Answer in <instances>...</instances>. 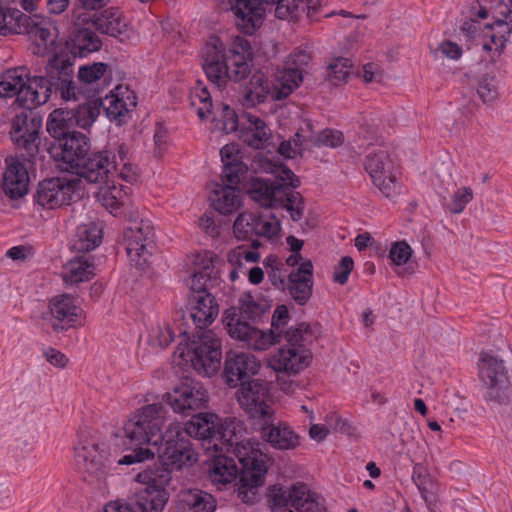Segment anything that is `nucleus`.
Returning <instances> with one entry per match:
<instances>
[{
	"label": "nucleus",
	"instance_id": "0eeeda50",
	"mask_svg": "<svg viewBox=\"0 0 512 512\" xmlns=\"http://www.w3.org/2000/svg\"><path fill=\"white\" fill-rule=\"evenodd\" d=\"M234 14L235 25L244 34L252 35L262 25L265 5L275 6V16L281 20L298 18L307 10L312 17L316 12L313 5L303 0H227Z\"/></svg>",
	"mask_w": 512,
	"mask_h": 512
},
{
	"label": "nucleus",
	"instance_id": "4be33fe9",
	"mask_svg": "<svg viewBox=\"0 0 512 512\" xmlns=\"http://www.w3.org/2000/svg\"><path fill=\"white\" fill-rule=\"evenodd\" d=\"M106 445L94 440L85 439L75 446V460L78 469L96 478L106 474Z\"/></svg>",
	"mask_w": 512,
	"mask_h": 512
},
{
	"label": "nucleus",
	"instance_id": "58836bf2",
	"mask_svg": "<svg viewBox=\"0 0 512 512\" xmlns=\"http://www.w3.org/2000/svg\"><path fill=\"white\" fill-rule=\"evenodd\" d=\"M95 266L90 256L84 254L75 257L69 262V273L67 280L72 283H79L90 280L94 275Z\"/></svg>",
	"mask_w": 512,
	"mask_h": 512
},
{
	"label": "nucleus",
	"instance_id": "dca6fc26",
	"mask_svg": "<svg viewBox=\"0 0 512 512\" xmlns=\"http://www.w3.org/2000/svg\"><path fill=\"white\" fill-rule=\"evenodd\" d=\"M258 453V447L253 445L235 456L240 464L238 473V481L240 484L239 496L242 501L247 504L253 503V500H250L248 496V491L262 486L268 471L262 454L258 455Z\"/></svg>",
	"mask_w": 512,
	"mask_h": 512
},
{
	"label": "nucleus",
	"instance_id": "4c0bfd02",
	"mask_svg": "<svg viewBox=\"0 0 512 512\" xmlns=\"http://www.w3.org/2000/svg\"><path fill=\"white\" fill-rule=\"evenodd\" d=\"M52 21L49 18L35 14V23L32 25L28 35L35 39L37 47L43 48V51L49 50L55 43V39L51 35L50 28Z\"/></svg>",
	"mask_w": 512,
	"mask_h": 512
},
{
	"label": "nucleus",
	"instance_id": "79ce46f5",
	"mask_svg": "<svg viewBox=\"0 0 512 512\" xmlns=\"http://www.w3.org/2000/svg\"><path fill=\"white\" fill-rule=\"evenodd\" d=\"M218 109L219 115L213 118L214 127L226 134L236 132L239 127V118L236 111L224 103H221Z\"/></svg>",
	"mask_w": 512,
	"mask_h": 512
},
{
	"label": "nucleus",
	"instance_id": "1a4fd4ad",
	"mask_svg": "<svg viewBox=\"0 0 512 512\" xmlns=\"http://www.w3.org/2000/svg\"><path fill=\"white\" fill-rule=\"evenodd\" d=\"M194 416L207 421L208 431H205L207 427H203L204 429L201 430L203 432L201 440L208 444L207 449L232 452L234 456H237L239 452L247 450L250 446H260V443L244 438V424L236 418L223 420L217 414L210 412H200Z\"/></svg>",
	"mask_w": 512,
	"mask_h": 512
},
{
	"label": "nucleus",
	"instance_id": "4468645a",
	"mask_svg": "<svg viewBox=\"0 0 512 512\" xmlns=\"http://www.w3.org/2000/svg\"><path fill=\"white\" fill-rule=\"evenodd\" d=\"M164 401L175 413L193 417L207 408L209 396L200 381L187 377L172 392L166 393Z\"/></svg>",
	"mask_w": 512,
	"mask_h": 512
},
{
	"label": "nucleus",
	"instance_id": "6e6d98bb",
	"mask_svg": "<svg viewBox=\"0 0 512 512\" xmlns=\"http://www.w3.org/2000/svg\"><path fill=\"white\" fill-rule=\"evenodd\" d=\"M281 208L286 209L291 219L294 222H298L302 219L305 210V198L300 192L293 191L290 193L288 198L284 199V203L281 204Z\"/></svg>",
	"mask_w": 512,
	"mask_h": 512
},
{
	"label": "nucleus",
	"instance_id": "680f3d73",
	"mask_svg": "<svg viewBox=\"0 0 512 512\" xmlns=\"http://www.w3.org/2000/svg\"><path fill=\"white\" fill-rule=\"evenodd\" d=\"M412 256V249L406 241H398L392 244L389 258L391 261L400 266L406 264Z\"/></svg>",
	"mask_w": 512,
	"mask_h": 512
},
{
	"label": "nucleus",
	"instance_id": "de8ad7c7",
	"mask_svg": "<svg viewBox=\"0 0 512 512\" xmlns=\"http://www.w3.org/2000/svg\"><path fill=\"white\" fill-rule=\"evenodd\" d=\"M352 68V62L350 59L345 57L335 58L327 67V77L329 81L338 86L342 82H345L350 74Z\"/></svg>",
	"mask_w": 512,
	"mask_h": 512
},
{
	"label": "nucleus",
	"instance_id": "72a5a7b5",
	"mask_svg": "<svg viewBox=\"0 0 512 512\" xmlns=\"http://www.w3.org/2000/svg\"><path fill=\"white\" fill-rule=\"evenodd\" d=\"M217 260L218 256L212 254L202 268L193 273L189 282L193 295L208 293L210 287L218 284L219 271L214 267V262Z\"/></svg>",
	"mask_w": 512,
	"mask_h": 512
},
{
	"label": "nucleus",
	"instance_id": "ddd939ff",
	"mask_svg": "<svg viewBox=\"0 0 512 512\" xmlns=\"http://www.w3.org/2000/svg\"><path fill=\"white\" fill-rule=\"evenodd\" d=\"M236 398L249 419L256 422L269 418L274 414V409L271 406L272 395L270 393L269 382L263 379H252L245 381L239 386L236 392Z\"/></svg>",
	"mask_w": 512,
	"mask_h": 512
},
{
	"label": "nucleus",
	"instance_id": "c85d7f7f",
	"mask_svg": "<svg viewBox=\"0 0 512 512\" xmlns=\"http://www.w3.org/2000/svg\"><path fill=\"white\" fill-rule=\"evenodd\" d=\"M273 83L261 70L252 74L249 81L242 86L240 94L242 104L248 107H255L264 103L267 97L272 94Z\"/></svg>",
	"mask_w": 512,
	"mask_h": 512
},
{
	"label": "nucleus",
	"instance_id": "a18cd8bd",
	"mask_svg": "<svg viewBox=\"0 0 512 512\" xmlns=\"http://www.w3.org/2000/svg\"><path fill=\"white\" fill-rule=\"evenodd\" d=\"M307 141L311 147L320 148L322 146L337 148L344 143V135L339 130L325 128L317 134L309 136Z\"/></svg>",
	"mask_w": 512,
	"mask_h": 512
},
{
	"label": "nucleus",
	"instance_id": "09e8293b",
	"mask_svg": "<svg viewBox=\"0 0 512 512\" xmlns=\"http://www.w3.org/2000/svg\"><path fill=\"white\" fill-rule=\"evenodd\" d=\"M499 81L496 76L486 74L478 82L477 94L484 104H491L499 97Z\"/></svg>",
	"mask_w": 512,
	"mask_h": 512
},
{
	"label": "nucleus",
	"instance_id": "f257e3e1",
	"mask_svg": "<svg viewBox=\"0 0 512 512\" xmlns=\"http://www.w3.org/2000/svg\"><path fill=\"white\" fill-rule=\"evenodd\" d=\"M42 120L40 113L30 108H24L12 119L11 139L24 152L6 159L3 190L11 199H19L28 192L29 170L34 168L40 153Z\"/></svg>",
	"mask_w": 512,
	"mask_h": 512
},
{
	"label": "nucleus",
	"instance_id": "4d7b16f0",
	"mask_svg": "<svg viewBox=\"0 0 512 512\" xmlns=\"http://www.w3.org/2000/svg\"><path fill=\"white\" fill-rule=\"evenodd\" d=\"M108 65L104 62H94L79 68L78 78L85 84H91L101 79L107 71Z\"/></svg>",
	"mask_w": 512,
	"mask_h": 512
},
{
	"label": "nucleus",
	"instance_id": "603ef678",
	"mask_svg": "<svg viewBox=\"0 0 512 512\" xmlns=\"http://www.w3.org/2000/svg\"><path fill=\"white\" fill-rule=\"evenodd\" d=\"M251 199L263 207L272 208L271 182L264 179H254L248 189Z\"/></svg>",
	"mask_w": 512,
	"mask_h": 512
},
{
	"label": "nucleus",
	"instance_id": "e2e57ef3",
	"mask_svg": "<svg viewBox=\"0 0 512 512\" xmlns=\"http://www.w3.org/2000/svg\"><path fill=\"white\" fill-rule=\"evenodd\" d=\"M354 268V261L350 256H344L336 265L333 273V281L339 285H345L348 282L349 275Z\"/></svg>",
	"mask_w": 512,
	"mask_h": 512
},
{
	"label": "nucleus",
	"instance_id": "bf43d9fd",
	"mask_svg": "<svg viewBox=\"0 0 512 512\" xmlns=\"http://www.w3.org/2000/svg\"><path fill=\"white\" fill-rule=\"evenodd\" d=\"M373 183L386 198L393 199L400 194V185L389 172L373 179Z\"/></svg>",
	"mask_w": 512,
	"mask_h": 512
},
{
	"label": "nucleus",
	"instance_id": "774afa93",
	"mask_svg": "<svg viewBox=\"0 0 512 512\" xmlns=\"http://www.w3.org/2000/svg\"><path fill=\"white\" fill-rule=\"evenodd\" d=\"M289 491L291 506L297 509L301 503L312 493L305 483L297 482L293 484Z\"/></svg>",
	"mask_w": 512,
	"mask_h": 512
},
{
	"label": "nucleus",
	"instance_id": "052dcab7",
	"mask_svg": "<svg viewBox=\"0 0 512 512\" xmlns=\"http://www.w3.org/2000/svg\"><path fill=\"white\" fill-rule=\"evenodd\" d=\"M473 199V190L469 187H461L454 192L451 197L449 211L458 214L461 213L466 205Z\"/></svg>",
	"mask_w": 512,
	"mask_h": 512
},
{
	"label": "nucleus",
	"instance_id": "6ab92c4d",
	"mask_svg": "<svg viewBox=\"0 0 512 512\" xmlns=\"http://www.w3.org/2000/svg\"><path fill=\"white\" fill-rule=\"evenodd\" d=\"M118 171V162L116 155L110 157L108 151L89 150L81 161L75 164L70 172L85 178L90 183H102L108 178H114V173Z\"/></svg>",
	"mask_w": 512,
	"mask_h": 512
},
{
	"label": "nucleus",
	"instance_id": "393cba45",
	"mask_svg": "<svg viewBox=\"0 0 512 512\" xmlns=\"http://www.w3.org/2000/svg\"><path fill=\"white\" fill-rule=\"evenodd\" d=\"M313 264L311 260L303 261L287 278L286 289L298 305H305L313 293Z\"/></svg>",
	"mask_w": 512,
	"mask_h": 512
},
{
	"label": "nucleus",
	"instance_id": "f3484780",
	"mask_svg": "<svg viewBox=\"0 0 512 512\" xmlns=\"http://www.w3.org/2000/svg\"><path fill=\"white\" fill-rule=\"evenodd\" d=\"M260 368L261 363L253 354L230 350L225 354L221 378L229 388H237L254 379Z\"/></svg>",
	"mask_w": 512,
	"mask_h": 512
},
{
	"label": "nucleus",
	"instance_id": "c756f323",
	"mask_svg": "<svg viewBox=\"0 0 512 512\" xmlns=\"http://www.w3.org/2000/svg\"><path fill=\"white\" fill-rule=\"evenodd\" d=\"M311 353L304 348L281 347L275 357L274 370L288 374H298L311 362Z\"/></svg>",
	"mask_w": 512,
	"mask_h": 512
},
{
	"label": "nucleus",
	"instance_id": "7ed1b4c3",
	"mask_svg": "<svg viewBox=\"0 0 512 512\" xmlns=\"http://www.w3.org/2000/svg\"><path fill=\"white\" fill-rule=\"evenodd\" d=\"M74 68L69 57L54 54L45 66V76L25 77L24 90L20 93V106L35 110L49 101L53 92L63 100L78 99V91L73 80Z\"/></svg>",
	"mask_w": 512,
	"mask_h": 512
},
{
	"label": "nucleus",
	"instance_id": "bb28decb",
	"mask_svg": "<svg viewBox=\"0 0 512 512\" xmlns=\"http://www.w3.org/2000/svg\"><path fill=\"white\" fill-rule=\"evenodd\" d=\"M52 315V328L56 332L67 331L74 326L78 317L79 308L74 299L68 294L53 297L49 303Z\"/></svg>",
	"mask_w": 512,
	"mask_h": 512
},
{
	"label": "nucleus",
	"instance_id": "a19ab883",
	"mask_svg": "<svg viewBox=\"0 0 512 512\" xmlns=\"http://www.w3.org/2000/svg\"><path fill=\"white\" fill-rule=\"evenodd\" d=\"M103 109L110 120L117 121L119 125L125 122L126 114L130 111L126 102L117 95H106L101 98Z\"/></svg>",
	"mask_w": 512,
	"mask_h": 512
},
{
	"label": "nucleus",
	"instance_id": "a878e982",
	"mask_svg": "<svg viewBox=\"0 0 512 512\" xmlns=\"http://www.w3.org/2000/svg\"><path fill=\"white\" fill-rule=\"evenodd\" d=\"M278 228L263 219L261 215L254 213H240L234 224L233 232L237 239L248 240L251 236L273 237Z\"/></svg>",
	"mask_w": 512,
	"mask_h": 512
},
{
	"label": "nucleus",
	"instance_id": "5fc2aeb1",
	"mask_svg": "<svg viewBox=\"0 0 512 512\" xmlns=\"http://www.w3.org/2000/svg\"><path fill=\"white\" fill-rule=\"evenodd\" d=\"M101 186L97 193L99 201L106 208L113 210L118 209L122 204V196H115L114 192L117 191V186L113 183V178H108L107 181L99 183Z\"/></svg>",
	"mask_w": 512,
	"mask_h": 512
},
{
	"label": "nucleus",
	"instance_id": "9d476101",
	"mask_svg": "<svg viewBox=\"0 0 512 512\" xmlns=\"http://www.w3.org/2000/svg\"><path fill=\"white\" fill-rule=\"evenodd\" d=\"M101 98L87 99L85 103L74 108H58L53 110L47 119L46 130L53 142L72 133L78 132L76 127H90L101 111Z\"/></svg>",
	"mask_w": 512,
	"mask_h": 512
},
{
	"label": "nucleus",
	"instance_id": "f03ea898",
	"mask_svg": "<svg viewBox=\"0 0 512 512\" xmlns=\"http://www.w3.org/2000/svg\"><path fill=\"white\" fill-rule=\"evenodd\" d=\"M252 48L250 42L236 37L230 48L213 36L202 49V68L211 84L226 88L229 81L240 82L250 74Z\"/></svg>",
	"mask_w": 512,
	"mask_h": 512
},
{
	"label": "nucleus",
	"instance_id": "b1692460",
	"mask_svg": "<svg viewBox=\"0 0 512 512\" xmlns=\"http://www.w3.org/2000/svg\"><path fill=\"white\" fill-rule=\"evenodd\" d=\"M100 37L91 30L90 25H76L71 32L69 40L66 41V49L69 51L58 53L60 56L69 57L74 65L77 57H86L93 52H97L102 48Z\"/></svg>",
	"mask_w": 512,
	"mask_h": 512
},
{
	"label": "nucleus",
	"instance_id": "a211bd4d",
	"mask_svg": "<svg viewBox=\"0 0 512 512\" xmlns=\"http://www.w3.org/2000/svg\"><path fill=\"white\" fill-rule=\"evenodd\" d=\"M76 25H90L97 32L119 40L126 35L128 24L122 11L117 7H108L96 12H75Z\"/></svg>",
	"mask_w": 512,
	"mask_h": 512
},
{
	"label": "nucleus",
	"instance_id": "412c9836",
	"mask_svg": "<svg viewBox=\"0 0 512 512\" xmlns=\"http://www.w3.org/2000/svg\"><path fill=\"white\" fill-rule=\"evenodd\" d=\"M91 142L83 132H76L56 142H52L48 152L57 162L65 164V170L70 171L83 156L89 152Z\"/></svg>",
	"mask_w": 512,
	"mask_h": 512
},
{
	"label": "nucleus",
	"instance_id": "13d9d810",
	"mask_svg": "<svg viewBox=\"0 0 512 512\" xmlns=\"http://www.w3.org/2000/svg\"><path fill=\"white\" fill-rule=\"evenodd\" d=\"M312 60L311 54L302 48H296L289 57L285 72L299 71L301 73V79L303 80V73L305 68L309 65Z\"/></svg>",
	"mask_w": 512,
	"mask_h": 512
},
{
	"label": "nucleus",
	"instance_id": "aec40b11",
	"mask_svg": "<svg viewBox=\"0 0 512 512\" xmlns=\"http://www.w3.org/2000/svg\"><path fill=\"white\" fill-rule=\"evenodd\" d=\"M76 187L77 181L66 177L44 179L37 185L34 202L46 209L69 205Z\"/></svg>",
	"mask_w": 512,
	"mask_h": 512
},
{
	"label": "nucleus",
	"instance_id": "423d86ee",
	"mask_svg": "<svg viewBox=\"0 0 512 512\" xmlns=\"http://www.w3.org/2000/svg\"><path fill=\"white\" fill-rule=\"evenodd\" d=\"M161 406L147 405L141 412L129 419L123 427V448L126 454L118 460L119 465L141 464L153 460L155 452L150 447L162 438L157 418Z\"/></svg>",
	"mask_w": 512,
	"mask_h": 512
},
{
	"label": "nucleus",
	"instance_id": "3c124183",
	"mask_svg": "<svg viewBox=\"0 0 512 512\" xmlns=\"http://www.w3.org/2000/svg\"><path fill=\"white\" fill-rule=\"evenodd\" d=\"M412 480L419 489L421 496L428 501L429 494L432 493L433 479L428 469L421 463H416L413 467Z\"/></svg>",
	"mask_w": 512,
	"mask_h": 512
},
{
	"label": "nucleus",
	"instance_id": "69168bd1",
	"mask_svg": "<svg viewBox=\"0 0 512 512\" xmlns=\"http://www.w3.org/2000/svg\"><path fill=\"white\" fill-rule=\"evenodd\" d=\"M295 189L287 183L271 182L272 207H280L284 203V199L288 198Z\"/></svg>",
	"mask_w": 512,
	"mask_h": 512
},
{
	"label": "nucleus",
	"instance_id": "6e6552de",
	"mask_svg": "<svg viewBox=\"0 0 512 512\" xmlns=\"http://www.w3.org/2000/svg\"><path fill=\"white\" fill-rule=\"evenodd\" d=\"M179 336L183 338L177 347L176 353L199 374L212 376L221 367L222 351L221 341L212 330H196L192 337L182 327Z\"/></svg>",
	"mask_w": 512,
	"mask_h": 512
},
{
	"label": "nucleus",
	"instance_id": "cd10ccee",
	"mask_svg": "<svg viewBox=\"0 0 512 512\" xmlns=\"http://www.w3.org/2000/svg\"><path fill=\"white\" fill-rule=\"evenodd\" d=\"M192 307L189 317L192 319L195 330H207L219 313V306L215 297L210 293L192 295Z\"/></svg>",
	"mask_w": 512,
	"mask_h": 512
},
{
	"label": "nucleus",
	"instance_id": "0e129e2a",
	"mask_svg": "<svg viewBox=\"0 0 512 512\" xmlns=\"http://www.w3.org/2000/svg\"><path fill=\"white\" fill-rule=\"evenodd\" d=\"M251 132V139L248 140V144L256 149H263L269 145L271 138V130L264 122V125L255 126V130Z\"/></svg>",
	"mask_w": 512,
	"mask_h": 512
},
{
	"label": "nucleus",
	"instance_id": "c9c22d12",
	"mask_svg": "<svg viewBox=\"0 0 512 512\" xmlns=\"http://www.w3.org/2000/svg\"><path fill=\"white\" fill-rule=\"evenodd\" d=\"M209 473L213 482L228 484L238 479L239 467L233 457L219 454L214 456Z\"/></svg>",
	"mask_w": 512,
	"mask_h": 512
},
{
	"label": "nucleus",
	"instance_id": "ea45409f",
	"mask_svg": "<svg viewBox=\"0 0 512 512\" xmlns=\"http://www.w3.org/2000/svg\"><path fill=\"white\" fill-rule=\"evenodd\" d=\"M390 165V156L388 152L383 149L369 153L364 162L365 170L369 173L372 180L388 173Z\"/></svg>",
	"mask_w": 512,
	"mask_h": 512
},
{
	"label": "nucleus",
	"instance_id": "8fccbe9b",
	"mask_svg": "<svg viewBox=\"0 0 512 512\" xmlns=\"http://www.w3.org/2000/svg\"><path fill=\"white\" fill-rule=\"evenodd\" d=\"M282 79L283 82L280 87L273 85L272 95L275 100L286 99L302 82L301 73L299 71H284Z\"/></svg>",
	"mask_w": 512,
	"mask_h": 512
},
{
	"label": "nucleus",
	"instance_id": "2eb2a0df",
	"mask_svg": "<svg viewBox=\"0 0 512 512\" xmlns=\"http://www.w3.org/2000/svg\"><path fill=\"white\" fill-rule=\"evenodd\" d=\"M154 227L150 221H135L123 231L126 252L130 263L136 269L144 271L148 267L151 249L154 247Z\"/></svg>",
	"mask_w": 512,
	"mask_h": 512
},
{
	"label": "nucleus",
	"instance_id": "9b49d317",
	"mask_svg": "<svg viewBox=\"0 0 512 512\" xmlns=\"http://www.w3.org/2000/svg\"><path fill=\"white\" fill-rule=\"evenodd\" d=\"M171 479L172 476L165 469L159 471L146 467L140 471L135 480L145 487L130 496L135 512H162L169 500L166 486Z\"/></svg>",
	"mask_w": 512,
	"mask_h": 512
},
{
	"label": "nucleus",
	"instance_id": "39448f33",
	"mask_svg": "<svg viewBox=\"0 0 512 512\" xmlns=\"http://www.w3.org/2000/svg\"><path fill=\"white\" fill-rule=\"evenodd\" d=\"M238 302V307H230L223 314V323L227 333L248 348L258 351H264L276 344L281 334H277L273 330L264 332L248 322L255 323L260 320L269 306L255 301L250 293H244Z\"/></svg>",
	"mask_w": 512,
	"mask_h": 512
},
{
	"label": "nucleus",
	"instance_id": "7c9ffc66",
	"mask_svg": "<svg viewBox=\"0 0 512 512\" xmlns=\"http://www.w3.org/2000/svg\"><path fill=\"white\" fill-rule=\"evenodd\" d=\"M178 512H214L216 500L200 489H185L179 492L176 501Z\"/></svg>",
	"mask_w": 512,
	"mask_h": 512
},
{
	"label": "nucleus",
	"instance_id": "f8f14e48",
	"mask_svg": "<svg viewBox=\"0 0 512 512\" xmlns=\"http://www.w3.org/2000/svg\"><path fill=\"white\" fill-rule=\"evenodd\" d=\"M479 378L486 386L485 399L499 405L510 403L512 388L508 369L502 359L481 352L478 362Z\"/></svg>",
	"mask_w": 512,
	"mask_h": 512
},
{
	"label": "nucleus",
	"instance_id": "5701e85b",
	"mask_svg": "<svg viewBox=\"0 0 512 512\" xmlns=\"http://www.w3.org/2000/svg\"><path fill=\"white\" fill-rule=\"evenodd\" d=\"M256 424L260 427L261 438L274 449L292 450L300 445V436L287 423H275V413Z\"/></svg>",
	"mask_w": 512,
	"mask_h": 512
},
{
	"label": "nucleus",
	"instance_id": "49530a36",
	"mask_svg": "<svg viewBox=\"0 0 512 512\" xmlns=\"http://www.w3.org/2000/svg\"><path fill=\"white\" fill-rule=\"evenodd\" d=\"M268 507L272 512H281L291 505L289 491L282 485H270L266 491Z\"/></svg>",
	"mask_w": 512,
	"mask_h": 512
},
{
	"label": "nucleus",
	"instance_id": "f704fd0d",
	"mask_svg": "<svg viewBox=\"0 0 512 512\" xmlns=\"http://www.w3.org/2000/svg\"><path fill=\"white\" fill-rule=\"evenodd\" d=\"M212 205L216 211L223 215H230L236 212L241 206L236 188L231 185H217L210 196Z\"/></svg>",
	"mask_w": 512,
	"mask_h": 512
},
{
	"label": "nucleus",
	"instance_id": "e433bc0d",
	"mask_svg": "<svg viewBox=\"0 0 512 512\" xmlns=\"http://www.w3.org/2000/svg\"><path fill=\"white\" fill-rule=\"evenodd\" d=\"M27 76L28 69L25 66L8 69L0 81V97L16 96V101L20 104V93L24 90Z\"/></svg>",
	"mask_w": 512,
	"mask_h": 512
},
{
	"label": "nucleus",
	"instance_id": "37998d69",
	"mask_svg": "<svg viewBox=\"0 0 512 512\" xmlns=\"http://www.w3.org/2000/svg\"><path fill=\"white\" fill-rule=\"evenodd\" d=\"M486 28L492 31L498 29L497 33L490 35V40L495 45V52L500 56L505 50L508 37L512 34V23L504 19H495L493 23L487 24Z\"/></svg>",
	"mask_w": 512,
	"mask_h": 512
},
{
	"label": "nucleus",
	"instance_id": "473e14b6",
	"mask_svg": "<svg viewBox=\"0 0 512 512\" xmlns=\"http://www.w3.org/2000/svg\"><path fill=\"white\" fill-rule=\"evenodd\" d=\"M102 241V229L94 222L78 226L72 240L71 249L86 254L94 250Z\"/></svg>",
	"mask_w": 512,
	"mask_h": 512
},
{
	"label": "nucleus",
	"instance_id": "20e7f679",
	"mask_svg": "<svg viewBox=\"0 0 512 512\" xmlns=\"http://www.w3.org/2000/svg\"><path fill=\"white\" fill-rule=\"evenodd\" d=\"M207 421L193 416L184 429H168L157 445L150 447L158 455L159 463L147 466L151 470L165 469L172 476V471L182 470L185 467L192 466L198 460V453L193 447L191 438L201 440V430L207 426ZM209 429V428H206ZM208 431V430H205Z\"/></svg>",
	"mask_w": 512,
	"mask_h": 512
},
{
	"label": "nucleus",
	"instance_id": "864d4df0",
	"mask_svg": "<svg viewBox=\"0 0 512 512\" xmlns=\"http://www.w3.org/2000/svg\"><path fill=\"white\" fill-rule=\"evenodd\" d=\"M248 172V167L239 159L225 162L222 171V180L226 181V185L236 186L241 183L245 174Z\"/></svg>",
	"mask_w": 512,
	"mask_h": 512
},
{
	"label": "nucleus",
	"instance_id": "338daca9",
	"mask_svg": "<svg viewBox=\"0 0 512 512\" xmlns=\"http://www.w3.org/2000/svg\"><path fill=\"white\" fill-rule=\"evenodd\" d=\"M110 3V0H75V8L73 10V19H75V12H96L105 8ZM75 20H73L74 22Z\"/></svg>",
	"mask_w": 512,
	"mask_h": 512
},
{
	"label": "nucleus",
	"instance_id": "c03bdc74",
	"mask_svg": "<svg viewBox=\"0 0 512 512\" xmlns=\"http://www.w3.org/2000/svg\"><path fill=\"white\" fill-rule=\"evenodd\" d=\"M199 87H196L189 96L191 106L196 108L197 115L201 120H205L207 115L212 112V98L210 92L206 87H200L201 82H198Z\"/></svg>",
	"mask_w": 512,
	"mask_h": 512
},
{
	"label": "nucleus",
	"instance_id": "2f4dec72",
	"mask_svg": "<svg viewBox=\"0 0 512 512\" xmlns=\"http://www.w3.org/2000/svg\"><path fill=\"white\" fill-rule=\"evenodd\" d=\"M34 23L35 15H26L17 8L0 7V35L28 34Z\"/></svg>",
	"mask_w": 512,
	"mask_h": 512
}]
</instances>
